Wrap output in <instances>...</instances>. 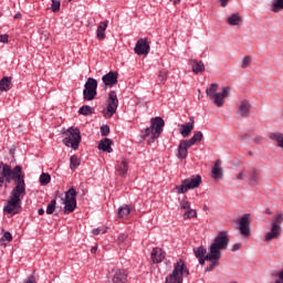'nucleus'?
<instances>
[{
    "mask_svg": "<svg viewBox=\"0 0 283 283\" xmlns=\"http://www.w3.org/2000/svg\"><path fill=\"white\" fill-rule=\"evenodd\" d=\"M189 275V270L185 265V261L180 260L175 264L172 273L166 277L165 283H182V279Z\"/></svg>",
    "mask_w": 283,
    "mask_h": 283,
    "instance_id": "6",
    "label": "nucleus"
},
{
    "mask_svg": "<svg viewBox=\"0 0 283 283\" xmlns=\"http://www.w3.org/2000/svg\"><path fill=\"white\" fill-rule=\"evenodd\" d=\"M109 21H103L98 24L97 31H96V36L99 41H103L105 39V30H107Z\"/></svg>",
    "mask_w": 283,
    "mask_h": 283,
    "instance_id": "25",
    "label": "nucleus"
},
{
    "mask_svg": "<svg viewBox=\"0 0 283 283\" xmlns=\"http://www.w3.org/2000/svg\"><path fill=\"white\" fill-rule=\"evenodd\" d=\"M197 213L196 210L189 208L188 210H186V212L184 213V220H189L191 218H196Z\"/></svg>",
    "mask_w": 283,
    "mask_h": 283,
    "instance_id": "39",
    "label": "nucleus"
},
{
    "mask_svg": "<svg viewBox=\"0 0 283 283\" xmlns=\"http://www.w3.org/2000/svg\"><path fill=\"white\" fill-rule=\"evenodd\" d=\"M189 63L191 65L192 72L195 74H200V72H202L205 70V63H202V61L190 60Z\"/></svg>",
    "mask_w": 283,
    "mask_h": 283,
    "instance_id": "26",
    "label": "nucleus"
},
{
    "mask_svg": "<svg viewBox=\"0 0 283 283\" xmlns=\"http://www.w3.org/2000/svg\"><path fill=\"white\" fill-rule=\"evenodd\" d=\"M277 1H280V0H274V2H273V3H277Z\"/></svg>",
    "mask_w": 283,
    "mask_h": 283,
    "instance_id": "58",
    "label": "nucleus"
},
{
    "mask_svg": "<svg viewBox=\"0 0 283 283\" xmlns=\"http://www.w3.org/2000/svg\"><path fill=\"white\" fill-rule=\"evenodd\" d=\"M67 136L63 139L66 147H72V149H78L81 145V129L71 127L66 130Z\"/></svg>",
    "mask_w": 283,
    "mask_h": 283,
    "instance_id": "9",
    "label": "nucleus"
},
{
    "mask_svg": "<svg viewBox=\"0 0 283 283\" xmlns=\"http://www.w3.org/2000/svg\"><path fill=\"white\" fill-rule=\"evenodd\" d=\"M229 233L227 231H221L213 239L209 247V253L206 255L207 262H212L206 271H214L216 266L219 264V260L222 258V251L229 249Z\"/></svg>",
    "mask_w": 283,
    "mask_h": 283,
    "instance_id": "1",
    "label": "nucleus"
},
{
    "mask_svg": "<svg viewBox=\"0 0 283 283\" xmlns=\"http://www.w3.org/2000/svg\"><path fill=\"white\" fill-rule=\"evenodd\" d=\"M249 63H251V56L247 55L245 57H243L241 64L242 70H247V67H249Z\"/></svg>",
    "mask_w": 283,
    "mask_h": 283,
    "instance_id": "42",
    "label": "nucleus"
},
{
    "mask_svg": "<svg viewBox=\"0 0 283 283\" xmlns=\"http://www.w3.org/2000/svg\"><path fill=\"white\" fill-rule=\"evenodd\" d=\"M0 43H8V34L0 35Z\"/></svg>",
    "mask_w": 283,
    "mask_h": 283,
    "instance_id": "47",
    "label": "nucleus"
},
{
    "mask_svg": "<svg viewBox=\"0 0 283 283\" xmlns=\"http://www.w3.org/2000/svg\"><path fill=\"white\" fill-rule=\"evenodd\" d=\"M52 12H59L61 10V0H52Z\"/></svg>",
    "mask_w": 283,
    "mask_h": 283,
    "instance_id": "40",
    "label": "nucleus"
},
{
    "mask_svg": "<svg viewBox=\"0 0 283 283\" xmlns=\"http://www.w3.org/2000/svg\"><path fill=\"white\" fill-rule=\"evenodd\" d=\"M279 280H280V282L283 283V271H281V272L279 273Z\"/></svg>",
    "mask_w": 283,
    "mask_h": 283,
    "instance_id": "55",
    "label": "nucleus"
},
{
    "mask_svg": "<svg viewBox=\"0 0 283 283\" xmlns=\"http://www.w3.org/2000/svg\"><path fill=\"white\" fill-rule=\"evenodd\" d=\"M164 127L165 120L161 117H154L150 119V127L146 128L142 136L143 138H149L148 143H154L157 138H160Z\"/></svg>",
    "mask_w": 283,
    "mask_h": 283,
    "instance_id": "5",
    "label": "nucleus"
},
{
    "mask_svg": "<svg viewBox=\"0 0 283 283\" xmlns=\"http://www.w3.org/2000/svg\"><path fill=\"white\" fill-rule=\"evenodd\" d=\"M96 251H98V247L96 245L91 249V253H96Z\"/></svg>",
    "mask_w": 283,
    "mask_h": 283,
    "instance_id": "54",
    "label": "nucleus"
},
{
    "mask_svg": "<svg viewBox=\"0 0 283 283\" xmlns=\"http://www.w3.org/2000/svg\"><path fill=\"white\" fill-rule=\"evenodd\" d=\"M116 171L118 176H127V171H129V164L127 163V159L122 158L119 161H117Z\"/></svg>",
    "mask_w": 283,
    "mask_h": 283,
    "instance_id": "21",
    "label": "nucleus"
},
{
    "mask_svg": "<svg viewBox=\"0 0 283 283\" xmlns=\"http://www.w3.org/2000/svg\"><path fill=\"white\" fill-rule=\"evenodd\" d=\"M191 132H193V119L180 126V134L184 138H187Z\"/></svg>",
    "mask_w": 283,
    "mask_h": 283,
    "instance_id": "24",
    "label": "nucleus"
},
{
    "mask_svg": "<svg viewBox=\"0 0 283 283\" xmlns=\"http://www.w3.org/2000/svg\"><path fill=\"white\" fill-rule=\"evenodd\" d=\"M6 241L7 242H12V233L10 232H4V234L2 235V238L0 239V244L2 247H6Z\"/></svg>",
    "mask_w": 283,
    "mask_h": 283,
    "instance_id": "35",
    "label": "nucleus"
},
{
    "mask_svg": "<svg viewBox=\"0 0 283 283\" xmlns=\"http://www.w3.org/2000/svg\"><path fill=\"white\" fill-rule=\"evenodd\" d=\"M78 114H82V116H90L94 114V108L90 105H84L78 109Z\"/></svg>",
    "mask_w": 283,
    "mask_h": 283,
    "instance_id": "31",
    "label": "nucleus"
},
{
    "mask_svg": "<svg viewBox=\"0 0 283 283\" xmlns=\"http://www.w3.org/2000/svg\"><path fill=\"white\" fill-rule=\"evenodd\" d=\"M101 134L102 136H107L109 134V126L107 125L101 126Z\"/></svg>",
    "mask_w": 283,
    "mask_h": 283,
    "instance_id": "45",
    "label": "nucleus"
},
{
    "mask_svg": "<svg viewBox=\"0 0 283 283\" xmlns=\"http://www.w3.org/2000/svg\"><path fill=\"white\" fill-rule=\"evenodd\" d=\"M98 87V82L93 77H88L83 91L84 101H94L96 98V90Z\"/></svg>",
    "mask_w": 283,
    "mask_h": 283,
    "instance_id": "10",
    "label": "nucleus"
},
{
    "mask_svg": "<svg viewBox=\"0 0 283 283\" xmlns=\"http://www.w3.org/2000/svg\"><path fill=\"white\" fill-rule=\"evenodd\" d=\"M248 180L251 187H258V185H260V170L258 168L249 170Z\"/></svg>",
    "mask_w": 283,
    "mask_h": 283,
    "instance_id": "20",
    "label": "nucleus"
},
{
    "mask_svg": "<svg viewBox=\"0 0 283 283\" xmlns=\"http://www.w3.org/2000/svg\"><path fill=\"white\" fill-rule=\"evenodd\" d=\"M13 19H21V13H19V12L15 13L14 17H13Z\"/></svg>",
    "mask_w": 283,
    "mask_h": 283,
    "instance_id": "56",
    "label": "nucleus"
},
{
    "mask_svg": "<svg viewBox=\"0 0 283 283\" xmlns=\"http://www.w3.org/2000/svg\"><path fill=\"white\" fill-rule=\"evenodd\" d=\"M102 81L106 87H114L118 83V73L111 71L102 77Z\"/></svg>",
    "mask_w": 283,
    "mask_h": 283,
    "instance_id": "15",
    "label": "nucleus"
},
{
    "mask_svg": "<svg viewBox=\"0 0 283 283\" xmlns=\"http://www.w3.org/2000/svg\"><path fill=\"white\" fill-rule=\"evenodd\" d=\"M149 41L147 39H139L134 48L135 54H138V56H147L149 54Z\"/></svg>",
    "mask_w": 283,
    "mask_h": 283,
    "instance_id": "14",
    "label": "nucleus"
},
{
    "mask_svg": "<svg viewBox=\"0 0 283 283\" xmlns=\"http://www.w3.org/2000/svg\"><path fill=\"white\" fill-rule=\"evenodd\" d=\"M25 198V186L14 187L10 193L7 205L3 207L4 213L17 216L21 211V200Z\"/></svg>",
    "mask_w": 283,
    "mask_h": 283,
    "instance_id": "3",
    "label": "nucleus"
},
{
    "mask_svg": "<svg viewBox=\"0 0 283 283\" xmlns=\"http://www.w3.org/2000/svg\"><path fill=\"white\" fill-rule=\"evenodd\" d=\"M197 259H199V264L205 265V262L207 261V256H201Z\"/></svg>",
    "mask_w": 283,
    "mask_h": 283,
    "instance_id": "50",
    "label": "nucleus"
},
{
    "mask_svg": "<svg viewBox=\"0 0 283 283\" xmlns=\"http://www.w3.org/2000/svg\"><path fill=\"white\" fill-rule=\"evenodd\" d=\"M127 282V272L125 270H115L111 275V283H125Z\"/></svg>",
    "mask_w": 283,
    "mask_h": 283,
    "instance_id": "17",
    "label": "nucleus"
},
{
    "mask_svg": "<svg viewBox=\"0 0 283 283\" xmlns=\"http://www.w3.org/2000/svg\"><path fill=\"white\" fill-rule=\"evenodd\" d=\"M125 240H127V234L123 233L118 235V241L119 242H125Z\"/></svg>",
    "mask_w": 283,
    "mask_h": 283,
    "instance_id": "48",
    "label": "nucleus"
},
{
    "mask_svg": "<svg viewBox=\"0 0 283 283\" xmlns=\"http://www.w3.org/2000/svg\"><path fill=\"white\" fill-rule=\"evenodd\" d=\"M64 205V213H73L74 209H76V189L71 188L67 190Z\"/></svg>",
    "mask_w": 283,
    "mask_h": 283,
    "instance_id": "12",
    "label": "nucleus"
},
{
    "mask_svg": "<svg viewBox=\"0 0 283 283\" xmlns=\"http://www.w3.org/2000/svg\"><path fill=\"white\" fill-rule=\"evenodd\" d=\"M222 8H227L229 6V0H219Z\"/></svg>",
    "mask_w": 283,
    "mask_h": 283,
    "instance_id": "49",
    "label": "nucleus"
},
{
    "mask_svg": "<svg viewBox=\"0 0 283 283\" xmlns=\"http://www.w3.org/2000/svg\"><path fill=\"white\" fill-rule=\"evenodd\" d=\"M266 213H269V216H271V210L268 209V210H266Z\"/></svg>",
    "mask_w": 283,
    "mask_h": 283,
    "instance_id": "57",
    "label": "nucleus"
},
{
    "mask_svg": "<svg viewBox=\"0 0 283 283\" xmlns=\"http://www.w3.org/2000/svg\"><path fill=\"white\" fill-rule=\"evenodd\" d=\"M180 1H182V0H170V2L174 3V6H178V3H180Z\"/></svg>",
    "mask_w": 283,
    "mask_h": 283,
    "instance_id": "53",
    "label": "nucleus"
},
{
    "mask_svg": "<svg viewBox=\"0 0 283 283\" xmlns=\"http://www.w3.org/2000/svg\"><path fill=\"white\" fill-rule=\"evenodd\" d=\"M219 87L220 85L212 83L210 87L206 90V94L217 107H222V105H224V98L229 97V94H231V87H223L222 92L218 93Z\"/></svg>",
    "mask_w": 283,
    "mask_h": 283,
    "instance_id": "4",
    "label": "nucleus"
},
{
    "mask_svg": "<svg viewBox=\"0 0 283 283\" xmlns=\"http://www.w3.org/2000/svg\"><path fill=\"white\" fill-rule=\"evenodd\" d=\"M223 172H222V160L218 159L212 168V178L214 180H218V178H222Z\"/></svg>",
    "mask_w": 283,
    "mask_h": 283,
    "instance_id": "23",
    "label": "nucleus"
},
{
    "mask_svg": "<svg viewBox=\"0 0 283 283\" xmlns=\"http://www.w3.org/2000/svg\"><path fill=\"white\" fill-rule=\"evenodd\" d=\"M282 222L283 213H276L274 220L271 223V230L265 234V242H271L272 240H277L282 235Z\"/></svg>",
    "mask_w": 283,
    "mask_h": 283,
    "instance_id": "7",
    "label": "nucleus"
},
{
    "mask_svg": "<svg viewBox=\"0 0 283 283\" xmlns=\"http://www.w3.org/2000/svg\"><path fill=\"white\" fill-rule=\"evenodd\" d=\"M129 213H132V208L129 206H123L118 209L117 218H127Z\"/></svg>",
    "mask_w": 283,
    "mask_h": 283,
    "instance_id": "30",
    "label": "nucleus"
},
{
    "mask_svg": "<svg viewBox=\"0 0 283 283\" xmlns=\"http://www.w3.org/2000/svg\"><path fill=\"white\" fill-rule=\"evenodd\" d=\"M272 12H280V10H283V0H279L276 3L271 4Z\"/></svg>",
    "mask_w": 283,
    "mask_h": 283,
    "instance_id": "38",
    "label": "nucleus"
},
{
    "mask_svg": "<svg viewBox=\"0 0 283 283\" xmlns=\"http://www.w3.org/2000/svg\"><path fill=\"white\" fill-rule=\"evenodd\" d=\"M71 169L74 170L78 167V165H81V160L78 159V157H76L75 155L71 156Z\"/></svg>",
    "mask_w": 283,
    "mask_h": 283,
    "instance_id": "37",
    "label": "nucleus"
},
{
    "mask_svg": "<svg viewBox=\"0 0 283 283\" xmlns=\"http://www.w3.org/2000/svg\"><path fill=\"white\" fill-rule=\"evenodd\" d=\"M25 283H36V280L34 279V275H31Z\"/></svg>",
    "mask_w": 283,
    "mask_h": 283,
    "instance_id": "51",
    "label": "nucleus"
},
{
    "mask_svg": "<svg viewBox=\"0 0 283 283\" xmlns=\"http://www.w3.org/2000/svg\"><path fill=\"white\" fill-rule=\"evenodd\" d=\"M56 210V200H51L50 203L46 207V213L48 216H52L54 211Z\"/></svg>",
    "mask_w": 283,
    "mask_h": 283,
    "instance_id": "34",
    "label": "nucleus"
},
{
    "mask_svg": "<svg viewBox=\"0 0 283 283\" xmlns=\"http://www.w3.org/2000/svg\"><path fill=\"white\" fill-rule=\"evenodd\" d=\"M167 71L163 70L158 73L157 83L158 85H164L165 81H167Z\"/></svg>",
    "mask_w": 283,
    "mask_h": 283,
    "instance_id": "33",
    "label": "nucleus"
},
{
    "mask_svg": "<svg viewBox=\"0 0 283 283\" xmlns=\"http://www.w3.org/2000/svg\"><path fill=\"white\" fill-rule=\"evenodd\" d=\"M21 166H15L12 168L8 164L0 163V185L7 182L10 185L12 180L15 187H25V176L22 172Z\"/></svg>",
    "mask_w": 283,
    "mask_h": 283,
    "instance_id": "2",
    "label": "nucleus"
},
{
    "mask_svg": "<svg viewBox=\"0 0 283 283\" xmlns=\"http://www.w3.org/2000/svg\"><path fill=\"white\" fill-rule=\"evenodd\" d=\"M193 253L196 255V258H206L207 255V248L205 247H198V248H193Z\"/></svg>",
    "mask_w": 283,
    "mask_h": 283,
    "instance_id": "32",
    "label": "nucleus"
},
{
    "mask_svg": "<svg viewBox=\"0 0 283 283\" xmlns=\"http://www.w3.org/2000/svg\"><path fill=\"white\" fill-rule=\"evenodd\" d=\"M244 178H247V176L244 175V170L239 171L235 175V180L237 182H242V180H244Z\"/></svg>",
    "mask_w": 283,
    "mask_h": 283,
    "instance_id": "43",
    "label": "nucleus"
},
{
    "mask_svg": "<svg viewBox=\"0 0 283 283\" xmlns=\"http://www.w3.org/2000/svg\"><path fill=\"white\" fill-rule=\"evenodd\" d=\"M180 208L184 209L185 211H187V210L191 209V203H189V201H187V200H182L180 202Z\"/></svg>",
    "mask_w": 283,
    "mask_h": 283,
    "instance_id": "44",
    "label": "nucleus"
},
{
    "mask_svg": "<svg viewBox=\"0 0 283 283\" xmlns=\"http://www.w3.org/2000/svg\"><path fill=\"white\" fill-rule=\"evenodd\" d=\"M12 87V77L4 76L0 80V92H9Z\"/></svg>",
    "mask_w": 283,
    "mask_h": 283,
    "instance_id": "27",
    "label": "nucleus"
},
{
    "mask_svg": "<svg viewBox=\"0 0 283 283\" xmlns=\"http://www.w3.org/2000/svg\"><path fill=\"white\" fill-rule=\"evenodd\" d=\"M93 235H101V233H107V228L101 227L92 231Z\"/></svg>",
    "mask_w": 283,
    "mask_h": 283,
    "instance_id": "41",
    "label": "nucleus"
},
{
    "mask_svg": "<svg viewBox=\"0 0 283 283\" xmlns=\"http://www.w3.org/2000/svg\"><path fill=\"white\" fill-rule=\"evenodd\" d=\"M39 216H43L45 213V210L43 208L38 210Z\"/></svg>",
    "mask_w": 283,
    "mask_h": 283,
    "instance_id": "52",
    "label": "nucleus"
},
{
    "mask_svg": "<svg viewBox=\"0 0 283 283\" xmlns=\"http://www.w3.org/2000/svg\"><path fill=\"white\" fill-rule=\"evenodd\" d=\"M202 177H200V175L191 176L190 178L184 179L181 185L176 187V191L177 193H187L189 189H197V187H200Z\"/></svg>",
    "mask_w": 283,
    "mask_h": 283,
    "instance_id": "8",
    "label": "nucleus"
},
{
    "mask_svg": "<svg viewBox=\"0 0 283 283\" xmlns=\"http://www.w3.org/2000/svg\"><path fill=\"white\" fill-rule=\"evenodd\" d=\"M242 249V243H235L232 245V251H240Z\"/></svg>",
    "mask_w": 283,
    "mask_h": 283,
    "instance_id": "46",
    "label": "nucleus"
},
{
    "mask_svg": "<svg viewBox=\"0 0 283 283\" xmlns=\"http://www.w3.org/2000/svg\"><path fill=\"white\" fill-rule=\"evenodd\" d=\"M190 147L191 146L187 143V139L181 140L178 146L177 158H180V160H185V158H187V155L189 154Z\"/></svg>",
    "mask_w": 283,
    "mask_h": 283,
    "instance_id": "19",
    "label": "nucleus"
},
{
    "mask_svg": "<svg viewBox=\"0 0 283 283\" xmlns=\"http://www.w3.org/2000/svg\"><path fill=\"white\" fill-rule=\"evenodd\" d=\"M112 145H114V142H112V139L104 138L99 142L97 148L102 151H107V154H112V151H114Z\"/></svg>",
    "mask_w": 283,
    "mask_h": 283,
    "instance_id": "22",
    "label": "nucleus"
},
{
    "mask_svg": "<svg viewBox=\"0 0 283 283\" xmlns=\"http://www.w3.org/2000/svg\"><path fill=\"white\" fill-rule=\"evenodd\" d=\"M166 253L163 249L160 248H154L151 253H150V260L154 264H160L163 260L166 258Z\"/></svg>",
    "mask_w": 283,
    "mask_h": 283,
    "instance_id": "16",
    "label": "nucleus"
},
{
    "mask_svg": "<svg viewBox=\"0 0 283 283\" xmlns=\"http://www.w3.org/2000/svg\"><path fill=\"white\" fill-rule=\"evenodd\" d=\"M202 138H203L202 132H196L195 135L187 140V143L190 147H193V145H196V143H200Z\"/></svg>",
    "mask_w": 283,
    "mask_h": 283,
    "instance_id": "29",
    "label": "nucleus"
},
{
    "mask_svg": "<svg viewBox=\"0 0 283 283\" xmlns=\"http://www.w3.org/2000/svg\"><path fill=\"white\" fill-rule=\"evenodd\" d=\"M116 109H118V96L116 95V91H111L108 94L107 108L104 112V116L106 118H112L114 114H116Z\"/></svg>",
    "mask_w": 283,
    "mask_h": 283,
    "instance_id": "11",
    "label": "nucleus"
},
{
    "mask_svg": "<svg viewBox=\"0 0 283 283\" xmlns=\"http://www.w3.org/2000/svg\"><path fill=\"white\" fill-rule=\"evenodd\" d=\"M227 23L229 25H240L242 23V17H240V13H233L227 19Z\"/></svg>",
    "mask_w": 283,
    "mask_h": 283,
    "instance_id": "28",
    "label": "nucleus"
},
{
    "mask_svg": "<svg viewBox=\"0 0 283 283\" xmlns=\"http://www.w3.org/2000/svg\"><path fill=\"white\" fill-rule=\"evenodd\" d=\"M50 180H52V177L48 172H43L40 176V182L41 185H50Z\"/></svg>",
    "mask_w": 283,
    "mask_h": 283,
    "instance_id": "36",
    "label": "nucleus"
},
{
    "mask_svg": "<svg viewBox=\"0 0 283 283\" xmlns=\"http://www.w3.org/2000/svg\"><path fill=\"white\" fill-rule=\"evenodd\" d=\"M239 114L243 118H249V116L251 115V102L250 101L243 99L240 102Z\"/></svg>",
    "mask_w": 283,
    "mask_h": 283,
    "instance_id": "18",
    "label": "nucleus"
},
{
    "mask_svg": "<svg viewBox=\"0 0 283 283\" xmlns=\"http://www.w3.org/2000/svg\"><path fill=\"white\" fill-rule=\"evenodd\" d=\"M251 214L245 213L237 220L239 224V231L243 238H249L251 235Z\"/></svg>",
    "mask_w": 283,
    "mask_h": 283,
    "instance_id": "13",
    "label": "nucleus"
}]
</instances>
